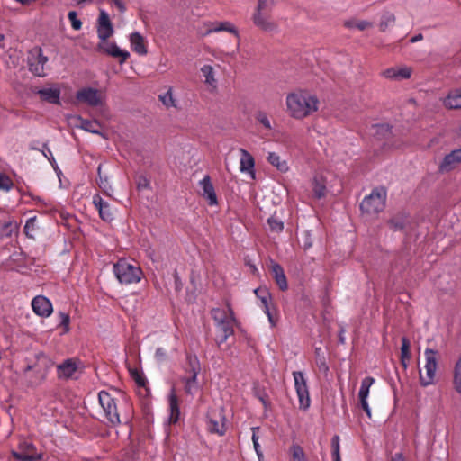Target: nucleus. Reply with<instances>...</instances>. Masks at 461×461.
I'll return each instance as SVG.
<instances>
[{"instance_id": "nucleus-1", "label": "nucleus", "mask_w": 461, "mask_h": 461, "mask_svg": "<svg viewBox=\"0 0 461 461\" xmlns=\"http://www.w3.org/2000/svg\"><path fill=\"white\" fill-rule=\"evenodd\" d=\"M286 112L295 120H303L318 112L320 100L307 89L298 88L285 97Z\"/></svg>"}, {"instance_id": "nucleus-2", "label": "nucleus", "mask_w": 461, "mask_h": 461, "mask_svg": "<svg viewBox=\"0 0 461 461\" xmlns=\"http://www.w3.org/2000/svg\"><path fill=\"white\" fill-rule=\"evenodd\" d=\"M113 273L122 285L137 284L142 277L141 268L125 258L119 259L113 265Z\"/></svg>"}, {"instance_id": "nucleus-3", "label": "nucleus", "mask_w": 461, "mask_h": 461, "mask_svg": "<svg viewBox=\"0 0 461 461\" xmlns=\"http://www.w3.org/2000/svg\"><path fill=\"white\" fill-rule=\"evenodd\" d=\"M184 370L185 375L182 378V381L185 383V392L187 394H193L198 390L197 375L201 371V365L197 356L186 354Z\"/></svg>"}, {"instance_id": "nucleus-4", "label": "nucleus", "mask_w": 461, "mask_h": 461, "mask_svg": "<svg viewBox=\"0 0 461 461\" xmlns=\"http://www.w3.org/2000/svg\"><path fill=\"white\" fill-rule=\"evenodd\" d=\"M386 191L384 188H375L360 203L361 212L373 216L378 214L385 207Z\"/></svg>"}, {"instance_id": "nucleus-5", "label": "nucleus", "mask_w": 461, "mask_h": 461, "mask_svg": "<svg viewBox=\"0 0 461 461\" xmlns=\"http://www.w3.org/2000/svg\"><path fill=\"white\" fill-rule=\"evenodd\" d=\"M98 401L109 424L112 426L119 425L121 420L115 399L109 393L101 391L98 393Z\"/></svg>"}, {"instance_id": "nucleus-6", "label": "nucleus", "mask_w": 461, "mask_h": 461, "mask_svg": "<svg viewBox=\"0 0 461 461\" xmlns=\"http://www.w3.org/2000/svg\"><path fill=\"white\" fill-rule=\"evenodd\" d=\"M293 377L294 380V388L298 397L299 408L306 411L311 405L307 379L304 374L301 371H294Z\"/></svg>"}, {"instance_id": "nucleus-7", "label": "nucleus", "mask_w": 461, "mask_h": 461, "mask_svg": "<svg viewBox=\"0 0 461 461\" xmlns=\"http://www.w3.org/2000/svg\"><path fill=\"white\" fill-rule=\"evenodd\" d=\"M424 356L426 360L424 366L426 374L423 375L420 371V381L422 386H428L433 384L436 375L438 367V351L431 348H426Z\"/></svg>"}, {"instance_id": "nucleus-8", "label": "nucleus", "mask_w": 461, "mask_h": 461, "mask_svg": "<svg viewBox=\"0 0 461 461\" xmlns=\"http://www.w3.org/2000/svg\"><path fill=\"white\" fill-rule=\"evenodd\" d=\"M48 57L43 55L42 49L40 47L32 48L27 57V64L29 70L37 77H43L46 76L45 65L48 62Z\"/></svg>"}, {"instance_id": "nucleus-9", "label": "nucleus", "mask_w": 461, "mask_h": 461, "mask_svg": "<svg viewBox=\"0 0 461 461\" xmlns=\"http://www.w3.org/2000/svg\"><path fill=\"white\" fill-rule=\"evenodd\" d=\"M11 456L16 461H39L43 458V454L38 452L36 447L26 440L21 441L18 450H12Z\"/></svg>"}, {"instance_id": "nucleus-10", "label": "nucleus", "mask_w": 461, "mask_h": 461, "mask_svg": "<svg viewBox=\"0 0 461 461\" xmlns=\"http://www.w3.org/2000/svg\"><path fill=\"white\" fill-rule=\"evenodd\" d=\"M254 294L261 303L263 312L267 316L271 327H275L277 321L276 309L272 303V296L268 290L265 287H258L254 290Z\"/></svg>"}, {"instance_id": "nucleus-11", "label": "nucleus", "mask_w": 461, "mask_h": 461, "mask_svg": "<svg viewBox=\"0 0 461 461\" xmlns=\"http://www.w3.org/2000/svg\"><path fill=\"white\" fill-rule=\"evenodd\" d=\"M207 429L210 433L223 436L227 430L223 409L212 410L208 413Z\"/></svg>"}, {"instance_id": "nucleus-12", "label": "nucleus", "mask_w": 461, "mask_h": 461, "mask_svg": "<svg viewBox=\"0 0 461 461\" xmlns=\"http://www.w3.org/2000/svg\"><path fill=\"white\" fill-rule=\"evenodd\" d=\"M258 5L256 13L253 15V23L254 24L260 28L263 31L272 32L276 26L274 23H272L268 17V15L263 13L266 3L263 0H258Z\"/></svg>"}, {"instance_id": "nucleus-13", "label": "nucleus", "mask_w": 461, "mask_h": 461, "mask_svg": "<svg viewBox=\"0 0 461 461\" xmlns=\"http://www.w3.org/2000/svg\"><path fill=\"white\" fill-rule=\"evenodd\" d=\"M375 381V378L372 376L365 377L361 382L360 389L358 392L359 405L368 418H371L372 414L371 409L367 402V397L369 395L370 387L374 384Z\"/></svg>"}, {"instance_id": "nucleus-14", "label": "nucleus", "mask_w": 461, "mask_h": 461, "mask_svg": "<svg viewBox=\"0 0 461 461\" xmlns=\"http://www.w3.org/2000/svg\"><path fill=\"white\" fill-rule=\"evenodd\" d=\"M236 318L224 321L215 324L216 328V343L220 346L227 341V339L234 334V326L236 325Z\"/></svg>"}, {"instance_id": "nucleus-15", "label": "nucleus", "mask_w": 461, "mask_h": 461, "mask_svg": "<svg viewBox=\"0 0 461 461\" xmlns=\"http://www.w3.org/2000/svg\"><path fill=\"white\" fill-rule=\"evenodd\" d=\"M76 97L78 102L86 104L93 107L97 106L102 103L99 91L92 87H85L78 90Z\"/></svg>"}, {"instance_id": "nucleus-16", "label": "nucleus", "mask_w": 461, "mask_h": 461, "mask_svg": "<svg viewBox=\"0 0 461 461\" xmlns=\"http://www.w3.org/2000/svg\"><path fill=\"white\" fill-rule=\"evenodd\" d=\"M459 163H461V148L447 154L439 164L438 170L441 173H448L455 169Z\"/></svg>"}, {"instance_id": "nucleus-17", "label": "nucleus", "mask_w": 461, "mask_h": 461, "mask_svg": "<svg viewBox=\"0 0 461 461\" xmlns=\"http://www.w3.org/2000/svg\"><path fill=\"white\" fill-rule=\"evenodd\" d=\"M80 361L77 358H68L57 366V375L59 378H72L79 367Z\"/></svg>"}, {"instance_id": "nucleus-18", "label": "nucleus", "mask_w": 461, "mask_h": 461, "mask_svg": "<svg viewBox=\"0 0 461 461\" xmlns=\"http://www.w3.org/2000/svg\"><path fill=\"white\" fill-rule=\"evenodd\" d=\"M33 312L41 317H49L52 313L51 302L45 296H35L32 301Z\"/></svg>"}, {"instance_id": "nucleus-19", "label": "nucleus", "mask_w": 461, "mask_h": 461, "mask_svg": "<svg viewBox=\"0 0 461 461\" xmlns=\"http://www.w3.org/2000/svg\"><path fill=\"white\" fill-rule=\"evenodd\" d=\"M113 33L112 23L106 12L101 11L98 18L97 34L100 40L106 41Z\"/></svg>"}, {"instance_id": "nucleus-20", "label": "nucleus", "mask_w": 461, "mask_h": 461, "mask_svg": "<svg viewBox=\"0 0 461 461\" xmlns=\"http://www.w3.org/2000/svg\"><path fill=\"white\" fill-rule=\"evenodd\" d=\"M93 204L98 210L100 218L104 221H112L113 220V212L111 205L104 201L99 194L93 196Z\"/></svg>"}, {"instance_id": "nucleus-21", "label": "nucleus", "mask_w": 461, "mask_h": 461, "mask_svg": "<svg viewBox=\"0 0 461 461\" xmlns=\"http://www.w3.org/2000/svg\"><path fill=\"white\" fill-rule=\"evenodd\" d=\"M199 185L202 187L203 196L208 201L209 205H216L218 203L217 195L210 176L206 175L199 182Z\"/></svg>"}, {"instance_id": "nucleus-22", "label": "nucleus", "mask_w": 461, "mask_h": 461, "mask_svg": "<svg viewBox=\"0 0 461 461\" xmlns=\"http://www.w3.org/2000/svg\"><path fill=\"white\" fill-rule=\"evenodd\" d=\"M169 423L176 424L180 419V399L173 387L168 395Z\"/></svg>"}, {"instance_id": "nucleus-23", "label": "nucleus", "mask_w": 461, "mask_h": 461, "mask_svg": "<svg viewBox=\"0 0 461 461\" xmlns=\"http://www.w3.org/2000/svg\"><path fill=\"white\" fill-rule=\"evenodd\" d=\"M229 32L234 34L237 38H239V33H238L237 29L230 22L210 23L207 25L206 30L202 33V35L207 36L212 32Z\"/></svg>"}, {"instance_id": "nucleus-24", "label": "nucleus", "mask_w": 461, "mask_h": 461, "mask_svg": "<svg viewBox=\"0 0 461 461\" xmlns=\"http://www.w3.org/2000/svg\"><path fill=\"white\" fill-rule=\"evenodd\" d=\"M130 43L132 51L135 53L144 56L148 53L147 41L138 32H134L130 35Z\"/></svg>"}, {"instance_id": "nucleus-25", "label": "nucleus", "mask_w": 461, "mask_h": 461, "mask_svg": "<svg viewBox=\"0 0 461 461\" xmlns=\"http://www.w3.org/2000/svg\"><path fill=\"white\" fill-rule=\"evenodd\" d=\"M37 95L41 100L53 104H59L60 103V89L56 87L41 88L39 89Z\"/></svg>"}, {"instance_id": "nucleus-26", "label": "nucleus", "mask_w": 461, "mask_h": 461, "mask_svg": "<svg viewBox=\"0 0 461 461\" xmlns=\"http://www.w3.org/2000/svg\"><path fill=\"white\" fill-rule=\"evenodd\" d=\"M270 271L279 289L285 291L288 288V285L286 276L281 265L272 262Z\"/></svg>"}, {"instance_id": "nucleus-27", "label": "nucleus", "mask_w": 461, "mask_h": 461, "mask_svg": "<svg viewBox=\"0 0 461 461\" xmlns=\"http://www.w3.org/2000/svg\"><path fill=\"white\" fill-rule=\"evenodd\" d=\"M211 315L214 324L235 318L234 312L230 304H227L225 308H213L211 312Z\"/></svg>"}, {"instance_id": "nucleus-28", "label": "nucleus", "mask_w": 461, "mask_h": 461, "mask_svg": "<svg viewBox=\"0 0 461 461\" xmlns=\"http://www.w3.org/2000/svg\"><path fill=\"white\" fill-rule=\"evenodd\" d=\"M312 197L324 198L327 194L326 179L322 176H315L312 181Z\"/></svg>"}, {"instance_id": "nucleus-29", "label": "nucleus", "mask_w": 461, "mask_h": 461, "mask_svg": "<svg viewBox=\"0 0 461 461\" xmlns=\"http://www.w3.org/2000/svg\"><path fill=\"white\" fill-rule=\"evenodd\" d=\"M386 78L407 79L411 76V68L409 67L390 68L383 72Z\"/></svg>"}, {"instance_id": "nucleus-30", "label": "nucleus", "mask_w": 461, "mask_h": 461, "mask_svg": "<svg viewBox=\"0 0 461 461\" xmlns=\"http://www.w3.org/2000/svg\"><path fill=\"white\" fill-rule=\"evenodd\" d=\"M241 158L240 169L241 172L249 173L254 177L255 160L252 155L244 149H240Z\"/></svg>"}, {"instance_id": "nucleus-31", "label": "nucleus", "mask_w": 461, "mask_h": 461, "mask_svg": "<svg viewBox=\"0 0 461 461\" xmlns=\"http://www.w3.org/2000/svg\"><path fill=\"white\" fill-rule=\"evenodd\" d=\"M444 105L449 109H461V89L451 91L445 98Z\"/></svg>"}, {"instance_id": "nucleus-32", "label": "nucleus", "mask_w": 461, "mask_h": 461, "mask_svg": "<svg viewBox=\"0 0 461 461\" xmlns=\"http://www.w3.org/2000/svg\"><path fill=\"white\" fill-rule=\"evenodd\" d=\"M104 52L108 55L119 58L120 63H124L130 57V53L127 50H121L115 43H111L104 49Z\"/></svg>"}, {"instance_id": "nucleus-33", "label": "nucleus", "mask_w": 461, "mask_h": 461, "mask_svg": "<svg viewBox=\"0 0 461 461\" xmlns=\"http://www.w3.org/2000/svg\"><path fill=\"white\" fill-rule=\"evenodd\" d=\"M267 160L280 172L285 173L289 170L287 162L282 160L280 156L275 152H269Z\"/></svg>"}, {"instance_id": "nucleus-34", "label": "nucleus", "mask_w": 461, "mask_h": 461, "mask_svg": "<svg viewBox=\"0 0 461 461\" xmlns=\"http://www.w3.org/2000/svg\"><path fill=\"white\" fill-rule=\"evenodd\" d=\"M38 230H39V226L37 224V217L33 216V217L29 218L26 221L25 225L23 227V231H24V234L26 235V237H28L29 239L34 240Z\"/></svg>"}, {"instance_id": "nucleus-35", "label": "nucleus", "mask_w": 461, "mask_h": 461, "mask_svg": "<svg viewBox=\"0 0 461 461\" xmlns=\"http://www.w3.org/2000/svg\"><path fill=\"white\" fill-rule=\"evenodd\" d=\"M453 388L458 393H461V357L456 362L453 368Z\"/></svg>"}, {"instance_id": "nucleus-36", "label": "nucleus", "mask_w": 461, "mask_h": 461, "mask_svg": "<svg viewBox=\"0 0 461 461\" xmlns=\"http://www.w3.org/2000/svg\"><path fill=\"white\" fill-rule=\"evenodd\" d=\"M97 175H98V179H97V184H98V186L99 188L102 190V192L110 196V192L112 191V186L110 185L109 182H108V178L106 176H103L102 174V165L100 164L97 167Z\"/></svg>"}, {"instance_id": "nucleus-37", "label": "nucleus", "mask_w": 461, "mask_h": 461, "mask_svg": "<svg viewBox=\"0 0 461 461\" xmlns=\"http://www.w3.org/2000/svg\"><path fill=\"white\" fill-rule=\"evenodd\" d=\"M203 77L205 78V83L210 86L215 88L217 81L214 77V69L211 65H204L201 68Z\"/></svg>"}, {"instance_id": "nucleus-38", "label": "nucleus", "mask_w": 461, "mask_h": 461, "mask_svg": "<svg viewBox=\"0 0 461 461\" xmlns=\"http://www.w3.org/2000/svg\"><path fill=\"white\" fill-rule=\"evenodd\" d=\"M395 23V15L389 11L384 12L379 23V29L382 32H385L387 28L393 26Z\"/></svg>"}, {"instance_id": "nucleus-39", "label": "nucleus", "mask_w": 461, "mask_h": 461, "mask_svg": "<svg viewBox=\"0 0 461 461\" xmlns=\"http://www.w3.org/2000/svg\"><path fill=\"white\" fill-rule=\"evenodd\" d=\"M344 26L352 29L357 28L359 31H365L366 29L371 28L373 23L365 20H348L344 23Z\"/></svg>"}, {"instance_id": "nucleus-40", "label": "nucleus", "mask_w": 461, "mask_h": 461, "mask_svg": "<svg viewBox=\"0 0 461 461\" xmlns=\"http://www.w3.org/2000/svg\"><path fill=\"white\" fill-rule=\"evenodd\" d=\"M159 100L167 108L176 107V100L173 97V93H172L171 87H169L165 94L159 95Z\"/></svg>"}, {"instance_id": "nucleus-41", "label": "nucleus", "mask_w": 461, "mask_h": 461, "mask_svg": "<svg viewBox=\"0 0 461 461\" xmlns=\"http://www.w3.org/2000/svg\"><path fill=\"white\" fill-rule=\"evenodd\" d=\"M81 127L91 133L101 134L100 124L96 121L84 120Z\"/></svg>"}, {"instance_id": "nucleus-42", "label": "nucleus", "mask_w": 461, "mask_h": 461, "mask_svg": "<svg viewBox=\"0 0 461 461\" xmlns=\"http://www.w3.org/2000/svg\"><path fill=\"white\" fill-rule=\"evenodd\" d=\"M406 218L403 215H397L389 221V225L393 230H400L405 227Z\"/></svg>"}, {"instance_id": "nucleus-43", "label": "nucleus", "mask_w": 461, "mask_h": 461, "mask_svg": "<svg viewBox=\"0 0 461 461\" xmlns=\"http://www.w3.org/2000/svg\"><path fill=\"white\" fill-rule=\"evenodd\" d=\"M255 118L266 130L271 131L273 129L270 119L265 112L258 111Z\"/></svg>"}, {"instance_id": "nucleus-44", "label": "nucleus", "mask_w": 461, "mask_h": 461, "mask_svg": "<svg viewBox=\"0 0 461 461\" xmlns=\"http://www.w3.org/2000/svg\"><path fill=\"white\" fill-rule=\"evenodd\" d=\"M374 129L375 130V134L379 138H387L391 135V127L389 124L381 123L374 125Z\"/></svg>"}, {"instance_id": "nucleus-45", "label": "nucleus", "mask_w": 461, "mask_h": 461, "mask_svg": "<svg viewBox=\"0 0 461 461\" xmlns=\"http://www.w3.org/2000/svg\"><path fill=\"white\" fill-rule=\"evenodd\" d=\"M292 461H306L303 448L298 445H293L290 448Z\"/></svg>"}, {"instance_id": "nucleus-46", "label": "nucleus", "mask_w": 461, "mask_h": 461, "mask_svg": "<svg viewBox=\"0 0 461 461\" xmlns=\"http://www.w3.org/2000/svg\"><path fill=\"white\" fill-rule=\"evenodd\" d=\"M13 187V180L7 175L0 173V191L9 192Z\"/></svg>"}, {"instance_id": "nucleus-47", "label": "nucleus", "mask_w": 461, "mask_h": 461, "mask_svg": "<svg viewBox=\"0 0 461 461\" xmlns=\"http://www.w3.org/2000/svg\"><path fill=\"white\" fill-rule=\"evenodd\" d=\"M411 343L408 338H402L401 358H411Z\"/></svg>"}, {"instance_id": "nucleus-48", "label": "nucleus", "mask_w": 461, "mask_h": 461, "mask_svg": "<svg viewBox=\"0 0 461 461\" xmlns=\"http://www.w3.org/2000/svg\"><path fill=\"white\" fill-rule=\"evenodd\" d=\"M267 224L272 231L281 232L284 229V223L280 220L271 217L267 220Z\"/></svg>"}, {"instance_id": "nucleus-49", "label": "nucleus", "mask_w": 461, "mask_h": 461, "mask_svg": "<svg viewBox=\"0 0 461 461\" xmlns=\"http://www.w3.org/2000/svg\"><path fill=\"white\" fill-rule=\"evenodd\" d=\"M59 317L60 320L59 326L63 328V333H68L70 330V316L68 313L60 312L59 313Z\"/></svg>"}, {"instance_id": "nucleus-50", "label": "nucleus", "mask_w": 461, "mask_h": 461, "mask_svg": "<svg viewBox=\"0 0 461 461\" xmlns=\"http://www.w3.org/2000/svg\"><path fill=\"white\" fill-rule=\"evenodd\" d=\"M131 375L139 386H145L146 378L138 369H130Z\"/></svg>"}, {"instance_id": "nucleus-51", "label": "nucleus", "mask_w": 461, "mask_h": 461, "mask_svg": "<svg viewBox=\"0 0 461 461\" xmlns=\"http://www.w3.org/2000/svg\"><path fill=\"white\" fill-rule=\"evenodd\" d=\"M331 449L332 458L340 457L339 437L338 435L333 436V438H331Z\"/></svg>"}, {"instance_id": "nucleus-52", "label": "nucleus", "mask_w": 461, "mask_h": 461, "mask_svg": "<svg viewBox=\"0 0 461 461\" xmlns=\"http://www.w3.org/2000/svg\"><path fill=\"white\" fill-rule=\"evenodd\" d=\"M68 18L71 23V26L74 30H80L82 27V23L77 17V13L75 11H70L68 14Z\"/></svg>"}, {"instance_id": "nucleus-53", "label": "nucleus", "mask_w": 461, "mask_h": 461, "mask_svg": "<svg viewBox=\"0 0 461 461\" xmlns=\"http://www.w3.org/2000/svg\"><path fill=\"white\" fill-rule=\"evenodd\" d=\"M258 428H252V431H253L252 441H253L254 449L258 456V459H260L263 457V453L261 451V448H260V446L258 443V437L256 434V431H258Z\"/></svg>"}, {"instance_id": "nucleus-54", "label": "nucleus", "mask_w": 461, "mask_h": 461, "mask_svg": "<svg viewBox=\"0 0 461 461\" xmlns=\"http://www.w3.org/2000/svg\"><path fill=\"white\" fill-rule=\"evenodd\" d=\"M302 238H303L302 248L304 250H307L312 247V234L310 231H308V230L304 231L303 233Z\"/></svg>"}, {"instance_id": "nucleus-55", "label": "nucleus", "mask_w": 461, "mask_h": 461, "mask_svg": "<svg viewBox=\"0 0 461 461\" xmlns=\"http://www.w3.org/2000/svg\"><path fill=\"white\" fill-rule=\"evenodd\" d=\"M149 180L143 176H140L137 181V188L139 190L149 188Z\"/></svg>"}, {"instance_id": "nucleus-56", "label": "nucleus", "mask_w": 461, "mask_h": 461, "mask_svg": "<svg viewBox=\"0 0 461 461\" xmlns=\"http://www.w3.org/2000/svg\"><path fill=\"white\" fill-rule=\"evenodd\" d=\"M43 156L48 158V160L52 163V161H55L54 158H53V155H52V152L51 150L50 149V148L48 147V144H43V149L41 150Z\"/></svg>"}, {"instance_id": "nucleus-57", "label": "nucleus", "mask_w": 461, "mask_h": 461, "mask_svg": "<svg viewBox=\"0 0 461 461\" xmlns=\"http://www.w3.org/2000/svg\"><path fill=\"white\" fill-rule=\"evenodd\" d=\"M155 357L158 361L165 360L167 357V350L163 348H158L155 352Z\"/></svg>"}, {"instance_id": "nucleus-58", "label": "nucleus", "mask_w": 461, "mask_h": 461, "mask_svg": "<svg viewBox=\"0 0 461 461\" xmlns=\"http://www.w3.org/2000/svg\"><path fill=\"white\" fill-rule=\"evenodd\" d=\"M112 3L121 13L126 11V5L123 0H112Z\"/></svg>"}, {"instance_id": "nucleus-59", "label": "nucleus", "mask_w": 461, "mask_h": 461, "mask_svg": "<svg viewBox=\"0 0 461 461\" xmlns=\"http://www.w3.org/2000/svg\"><path fill=\"white\" fill-rule=\"evenodd\" d=\"M391 461H405L402 453H396L391 459Z\"/></svg>"}, {"instance_id": "nucleus-60", "label": "nucleus", "mask_w": 461, "mask_h": 461, "mask_svg": "<svg viewBox=\"0 0 461 461\" xmlns=\"http://www.w3.org/2000/svg\"><path fill=\"white\" fill-rule=\"evenodd\" d=\"M422 39H423V35H422L421 33H419V34H417V35L413 36V37L410 40V41H411V43H415V42H417V41H421Z\"/></svg>"}, {"instance_id": "nucleus-61", "label": "nucleus", "mask_w": 461, "mask_h": 461, "mask_svg": "<svg viewBox=\"0 0 461 461\" xmlns=\"http://www.w3.org/2000/svg\"><path fill=\"white\" fill-rule=\"evenodd\" d=\"M259 400H260V402H262V404L264 405V407H265V408H267L268 402H267V400L266 399V397H264V396H260V397H259Z\"/></svg>"}, {"instance_id": "nucleus-62", "label": "nucleus", "mask_w": 461, "mask_h": 461, "mask_svg": "<svg viewBox=\"0 0 461 461\" xmlns=\"http://www.w3.org/2000/svg\"><path fill=\"white\" fill-rule=\"evenodd\" d=\"M13 225V222L12 221H6L4 223L3 225V229L4 230H6L8 228L12 227Z\"/></svg>"}, {"instance_id": "nucleus-63", "label": "nucleus", "mask_w": 461, "mask_h": 461, "mask_svg": "<svg viewBox=\"0 0 461 461\" xmlns=\"http://www.w3.org/2000/svg\"><path fill=\"white\" fill-rule=\"evenodd\" d=\"M411 358H401V362H402V365L404 366V368L407 367L408 366V362L410 361Z\"/></svg>"}, {"instance_id": "nucleus-64", "label": "nucleus", "mask_w": 461, "mask_h": 461, "mask_svg": "<svg viewBox=\"0 0 461 461\" xmlns=\"http://www.w3.org/2000/svg\"><path fill=\"white\" fill-rule=\"evenodd\" d=\"M333 461H341L340 457L333 458Z\"/></svg>"}]
</instances>
